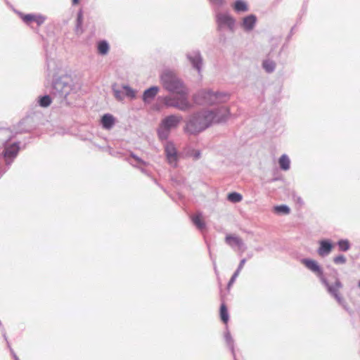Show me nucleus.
<instances>
[{"mask_svg":"<svg viewBox=\"0 0 360 360\" xmlns=\"http://www.w3.org/2000/svg\"><path fill=\"white\" fill-rule=\"evenodd\" d=\"M229 115V108L224 106L214 110H202L190 116L184 130L191 135L198 134L212 124L226 122Z\"/></svg>","mask_w":360,"mask_h":360,"instance_id":"obj_1","label":"nucleus"},{"mask_svg":"<svg viewBox=\"0 0 360 360\" xmlns=\"http://www.w3.org/2000/svg\"><path fill=\"white\" fill-rule=\"evenodd\" d=\"M77 91V86L70 75L65 74L53 77L51 94L53 99H56L58 103H67L68 96L76 94Z\"/></svg>","mask_w":360,"mask_h":360,"instance_id":"obj_2","label":"nucleus"},{"mask_svg":"<svg viewBox=\"0 0 360 360\" xmlns=\"http://www.w3.org/2000/svg\"><path fill=\"white\" fill-rule=\"evenodd\" d=\"M160 79L163 87L167 91L177 95H188V90L184 86L182 80L173 71L165 70L160 76Z\"/></svg>","mask_w":360,"mask_h":360,"instance_id":"obj_3","label":"nucleus"},{"mask_svg":"<svg viewBox=\"0 0 360 360\" xmlns=\"http://www.w3.org/2000/svg\"><path fill=\"white\" fill-rule=\"evenodd\" d=\"M229 95L225 92L213 91L211 89L200 90L194 96V101L200 105H212L220 103L226 102Z\"/></svg>","mask_w":360,"mask_h":360,"instance_id":"obj_4","label":"nucleus"},{"mask_svg":"<svg viewBox=\"0 0 360 360\" xmlns=\"http://www.w3.org/2000/svg\"><path fill=\"white\" fill-rule=\"evenodd\" d=\"M182 120L181 115H169L164 117L157 129V134L160 141H167L172 129L178 127Z\"/></svg>","mask_w":360,"mask_h":360,"instance_id":"obj_5","label":"nucleus"},{"mask_svg":"<svg viewBox=\"0 0 360 360\" xmlns=\"http://www.w3.org/2000/svg\"><path fill=\"white\" fill-rule=\"evenodd\" d=\"M332 271L334 281L328 279L325 276L321 282L326 288L328 292L336 300L338 304L343 306L345 302L340 293V290L342 288L343 285L338 278L337 270L333 269Z\"/></svg>","mask_w":360,"mask_h":360,"instance_id":"obj_6","label":"nucleus"},{"mask_svg":"<svg viewBox=\"0 0 360 360\" xmlns=\"http://www.w3.org/2000/svg\"><path fill=\"white\" fill-rule=\"evenodd\" d=\"M179 98L165 96L164 103L167 107L175 108L181 111H187L192 108L191 103L188 100V95H179Z\"/></svg>","mask_w":360,"mask_h":360,"instance_id":"obj_7","label":"nucleus"},{"mask_svg":"<svg viewBox=\"0 0 360 360\" xmlns=\"http://www.w3.org/2000/svg\"><path fill=\"white\" fill-rule=\"evenodd\" d=\"M217 30L221 31L225 28L231 32H235L236 19L229 13H218L215 16Z\"/></svg>","mask_w":360,"mask_h":360,"instance_id":"obj_8","label":"nucleus"},{"mask_svg":"<svg viewBox=\"0 0 360 360\" xmlns=\"http://www.w3.org/2000/svg\"><path fill=\"white\" fill-rule=\"evenodd\" d=\"M20 150V142L15 141L12 143L8 142V141L4 144V148L3 150L4 157L5 159V162L7 167H8L14 159L17 157L18 152Z\"/></svg>","mask_w":360,"mask_h":360,"instance_id":"obj_9","label":"nucleus"},{"mask_svg":"<svg viewBox=\"0 0 360 360\" xmlns=\"http://www.w3.org/2000/svg\"><path fill=\"white\" fill-rule=\"evenodd\" d=\"M186 56L192 68L200 74L203 65V58L200 51L199 50H193L186 53Z\"/></svg>","mask_w":360,"mask_h":360,"instance_id":"obj_10","label":"nucleus"},{"mask_svg":"<svg viewBox=\"0 0 360 360\" xmlns=\"http://www.w3.org/2000/svg\"><path fill=\"white\" fill-rule=\"evenodd\" d=\"M164 148L168 163L174 167H176L179 158L174 144L171 141H167L164 146Z\"/></svg>","mask_w":360,"mask_h":360,"instance_id":"obj_11","label":"nucleus"},{"mask_svg":"<svg viewBox=\"0 0 360 360\" xmlns=\"http://www.w3.org/2000/svg\"><path fill=\"white\" fill-rule=\"evenodd\" d=\"M19 15L22 20L29 26H30L31 22H35L38 26H41L46 20V17L41 14H23L20 13Z\"/></svg>","mask_w":360,"mask_h":360,"instance_id":"obj_12","label":"nucleus"},{"mask_svg":"<svg viewBox=\"0 0 360 360\" xmlns=\"http://www.w3.org/2000/svg\"><path fill=\"white\" fill-rule=\"evenodd\" d=\"M301 262L308 269L316 274L320 281H321L325 277L322 268L316 261L308 258H304L302 259Z\"/></svg>","mask_w":360,"mask_h":360,"instance_id":"obj_13","label":"nucleus"},{"mask_svg":"<svg viewBox=\"0 0 360 360\" xmlns=\"http://www.w3.org/2000/svg\"><path fill=\"white\" fill-rule=\"evenodd\" d=\"M319 247L317 249L318 255L321 257L328 256L333 248V244L329 239H323L319 241Z\"/></svg>","mask_w":360,"mask_h":360,"instance_id":"obj_14","label":"nucleus"},{"mask_svg":"<svg viewBox=\"0 0 360 360\" xmlns=\"http://www.w3.org/2000/svg\"><path fill=\"white\" fill-rule=\"evenodd\" d=\"M257 20V18L255 15L250 14L242 19L240 26L245 32H250L255 27Z\"/></svg>","mask_w":360,"mask_h":360,"instance_id":"obj_15","label":"nucleus"},{"mask_svg":"<svg viewBox=\"0 0 360 360\" xmlns=\"http://www.w3.org/2000/svg\"><path fill=\"white\" fill-rule=\"evenodd\" d=\"M225 242L231 248L237 246L242 251H244L246 249V246L243 240L238 236L227 235L225 238Z\"/></svg>","mask_w":360,"mask_h":360,"instance_id":"obj_16","label":"nucleus"},{"mask_svg":"<svg viewBox=\"0 0 360 360\" xmlns=\"http://www.w3.org/2000/svg\"><path fill=\"white\" fill-rule=\"evenodd\" d=\"M160 88L157 86H152L146 89L142 95V101L144 103H150L157 96Z\"/></svg>","mask_w":360,"mask_h":360,"instance_id":"obj_17","label":"nucleus"},{"mask_svg":"<svg viewBox=\"0 0 360 360\" xmlns=\"http://www.w3.org/2000/svg\"><path fill=\"white\" fill-rule=\"evenodd\" d=\"M127 161L134 167H136L140 168L141 172L148 174L146 169L141 167V166H146L147 165L146 162L143 160L136 155L134 153H131L129 157L127 158Z\"/></svg>","mask_w":360,"mask_h":360,"instance_id":"obj_18","label":"nucleus"},{"mask_svg":"<svg viewBox=\"0 0 360 360\" xmlns=\"http://www.w3.org/2000/svg\"><path fill=\"white\" fill-rule=\"evenodd\" d=\"M101 124L103 129L110 130L115 124V118L109 113L104 114L101 119Z\"/></svg>","mask_w":360,"mask_h":360,"instance_id":"obj_19","label":"nucleus"},{"mask_svg":"<svg viewBox=\"0 0 360 360\" xmlns=\"http://www.w3.org/2000/svg\"><path fill=\"white\" fill-rule=\"evenodd\" d=\"M201 218L202 214L199 212L191 217V221L199 231H202L206 229V224Z\"/></svg>","mask_w":360,"mask_h":360,"instance_id":"obj_20","label":"nucleus"},{"mask_svg":"<svg viewBox=\"0 0 360 360\" xmlns=\"http://www.w3.org/2000/svg\"><path fill=\"white\" fill-rule=\"evenodd\" d=\"M232 7L236 13H244L249 11L248 5L245 0H236Z\"/></svg>","mask_w":360,"mask_h":360,"instance_id":"obj_21","label":"nucleus"},{"mask_svg":"<svg viewBox=\"0 0 360 360\" xmlns=\"http://www.w3.org/2000/svg\"><path fill=\"white\" fill-rule=\"evenodd\" d=\"M96 49L98 54L105 56L110 51L109 43L105 39L100 40L96 44Z\"/></svg>","mask_w":360,"mask_h":360,"instance_id":"obj_22","label":"nucleus"},{"mask_svg":"<svg viewBox=\"0 0 360 360\" xmlns=\"http://www.w3.org/2000/svg\"><path fill=\"white\" fill-rule=\"evenodd\" d=\"M224 339L226 343V345L229 347L230 350L231 351V353L233 356L234 360H237L235 355V351H234V340L228 329V327H226V332L224 333Z\"/></svg>","mask_w":360,"mask_h":360,"instance_id":"obj_23","label":"nucleus"},{"mask_svg":"<svg viewBox=\"0 0 360 360\" xmlns=\"http://www.w3.org/2000/svg\"><path fill=\"white\" fill-rule=\"evenodd\" d=\"M82 23H83V14H82V11H79L77 15L76 25H75V33L77 35H80L83 33Z\"/></svg>","mask_w":360,"mask_h":360,"instance_id":"obj_24","label":"nucleus"},{"mask_svg":"<svg viewBox=\"0 0 360 360\" xmlns=\"http://www.w3.org/2000/svg\"><path fill=\"white\" fill-rule=\"evenodd\" d=\"M278 163L281 169L287 171L290 169V161L287 155H282L278 160Z\"/></svg>","mask_w":360,"mask_h":360,"instance_id":"obj_25","label":"nucleus"},{"mask_svg":"<svg viewBox=\"0 0 360 360\" xmlns=\"http://www.w3.org/2000/svg\"><path fill=\"white\" fill-rule=\"evenodd\" d=\"M262 68L268 73H271L275 70L276 63L274 60L266 59L262 63Z\"/></svg>","mask_w":360,"mask_h":360,"instance_id":"obj_26","label":"nucleus"},{"mask_svg":"<svg viewBox=\"0 0 360 360\" xmlns=\"http://www.w3.org/2000/svg\"><path fill=\"white\" fill-rule=\"evenodd\" d=\"M52 98L49 95H44L38 97V103L41 107L46 108L51 103Z\"/></svg>","mask_w":360,"mask_h":360,"instance_id":"obj_27","label":"nucleus"},{"mask_svg":"<svg viewBox=\"0 0 360 360\" xmlns=\"http://www.w3.org/2000/svg\"><path fill=\"white\" fill-rule=\"evenodd\" d=\"M227 199L231 202L236 203L240 202L243 199V197L239 193L231 192L228 194Z\"/></svg>","mask_w":360,"mask_h":360,"instance_id":"obj_28","label":"nucleus"},{"mask_svg":"<svg viewBox=\"0 0 360 360\" xmlns=\"http://www.w3.org/2000/svg\"><path fill=\"white\" fill-rule=\"evenodd\" d=\"M220 317L224 323H227L229 320L228 309L224 304H222L220 307Z\"/></svg>","mask_w":360,"mask_h":360,"instance_id":"obj_29","label":"nucleus"},{"mask_svg":"<svg viewBox=\"0 0 360 360\" xmlns=\"http://www.w3.org/2000/svg\"><path fill=\"white\" fill-rule=\"evenodd\" d=\"M339 250L342 252H346L350 248V243L347 239L339 240L337 243Z\"/></svg>","mask_w":360,"mask_h":360,"instance_id":"obj_30","label":"nucleus"},{"mask_svg":"<svg viewBox=\"0 0 360 360\" xmlns=\"http://www.w3.org/2000/svg\"><path fill=\"white\" fill-rule=\"evenodd\" d=\"M274 211L278 214H288L290 212V209L286 205H281L275 206Z\"/></svg>","mask_w":360,"mask_h":360,"instance_id":"obj_31","label":"nucleus"},{"mask_svg":"<svg viewBox=\"0 0 360 360\" xmlns=\"http://www.w3.org/2000/svg\"><path fill=\"white\" fill-rule=\"evenodd\" d=\"M28 121V118L23 119L22 121H20L18 123V128L16 129L15 133L16 134H22L25 132H28L30 131V128H21L20 127L23 125L25 123H26Z\"/></svg>","mask_w":360,"mask_h":360,"instance_id":"obj_32","label":"nucleus"},{"mask_svg":"<svg viewBox=\"0 0 360 360\" xmlns=\"http://www.w3.org/2000/svg\"><path fill=\"white\" fill-rule=\"evenodd\" d=\"M123 89L125 91V95L127 97H129L131 98H134L136 96V92L134 90H133L129 86L124 85L123 86Z\"/></svg>","mask_w":360,"mask_h":360,"instance_id":"obj_33","label":"nucleus"},{"mask_svg":"<svg viewBox=\"0 0 360 360\" xmlns=\"http://www.w3.org/2000/svg\"><path fill=\"white\" fill-rule=\"evenodd\" d=\"M346 262L347 259L343 255H339L333 258V262L335 264H344Z\"/></svg>","mask_w":360,"mask_h":360,"instance_id":"obj_34","label":"nucleus"},{"mask_svg":"<svg viewBox=\"0 0 360 360\" xmlns=\"http://www.w3.org/2000/svg\"><path fill=\"white\" fill-rule=\"evenodd\" d=\"M112 91H113V94H114V96L115 98L117 100V101H122L124 99V92L120 90V89H116L115 88L112 89Z\"/></svg>","mask_w":360,"mask_h":360,"instance_id":"obj_35","label":"nucleus"},{"mask_svg":"<svg viewBox=\"0 0 360 360\" xmlns=\"http://www.w3.org/2000/svg\"><path fill=\"white\" fill-rule=\"evenodd\" d=\"M239 274L240 273L236 271L233 273V274L232 275L231 278H230V280L228 283V287H230L231 285H233V283L235 282L236 278L238 276Z\"/></svg>","mask_w":360,"mask_h":360,"instance_id":"obj_36","label":"nucleus"},{"mask_svg":"<svg viewBox=\"0 0 360 360\" xmlns=\"http://www.w3.org/2000/svg\"><path fill=\"white\" fill-rule=\"evenodd\" d=\"M246 261H247V259L245 258L242 259L240 260V263H239V264L238 266V268H237V269L236 271L240 273V271L242 270V269L243 268Z\"/></svg>","mask_w":360,"mask_h":360,"instance_id":"obj_37","label":"nucleus"},{"mask_svg":"<svg viewBox=\"0 0 360 360\" xmlns=\"http://www.w3.org/2000/svg\"><path fill=\"white\" fill-rule=\"evenodd\" d=\"M2 335L4 338V340H6V344H7V347L9 349V350L11 351V349H12V347H11V345L8 340V338H7V336H6V330H5V328H2Z\"/></svg>","mask_w":360,"mask_h":360,"instance_id":"obj_38","label":"nucleus"},{"mask_svg":"<svg viewBox=\"0 0 360 360\" xmlns=\"http://www.w3.org/2000/svg\"><path fill=\"white\" fill-rule=\"evenodd\" d=\"M209 1L212 4L216 5L219 7L221 6L224 4V0H209Z\"/></svg>","mask_w":360,"mask_h":360,"instance_id":"obj_39","label":"nucleus"},{"mask_svg":"<svg viewBox=\"0 0 360 360\" xmlns=\"http://www.w3.org/2000/svg\"><path fill=\"white\" fill-rule=\"evenodd\" d=\"M294 30H295V26H294V27H292L291 28V30H290V31L289 34H288V36L286 37V39H285L286 42L290 41V39H291L292 36V35H293V34H294Z\"/></svg>","mask_w":360,"mask_h":360,"instance_id":"obj_40","label":"nucleus"},{"mask_svg":"<svg viewBox=\"0 0 360 360\" xmlns=\"http://www.w3.org/2000/svg\"><path fill=\"white\" fill-rule=\"evenodd\" d=\"M210 255L211 259L212 261V264H213V266H214V270L217 273V267L216 260H215V259H214L212 257V254H211L210 252Z\"/></svg>","mask_w":360,"mask_h":360,"instance_id":"obj_41","label":"nucleus"},{"mask_svg":"<svg viewBox=\"0 0 360 360\" xmlns=\"http://www.w3.org/2000/svg\"><path fill=\"white\" fill-rule=\"evenodd\" d=\"M11 354L13 356L14 360H20L13 349H11Z\"/></svg>","mask_w":360,"mask_h":360,"instance_id":"obj_42","label":"nucleus"},{"mask_svg":"<svg viewBox=\"0 0 360 360\" xmlns=\"http://www.w3.org/2000/svg\"><path fill=\"white\" fill-rule=\"evenodd\" d=\"M46 65H47V68L48 69L50 68V60H49V57L48 56V53H47V51H46Z\"/></svg>","mask_w":360,"mask_h":360,"instance_id":"obj_43","label":"nucleus"},{"mask_svg":"<svg viewBox=\"0 0 360 360\" xmlns=\"http://www.w3.org/2000/svg\"><path fill=\"white\" fill-rule=\"evenodd\" d=\"M195 158V159H198L200 158V151H197L195 153V155H194Z\"/></svg>","mask_w":360,"mask_h":360,"instance_id":"obj_44","label":"nucleus"},{"mask_svg":"<svg viewBox=\"0 0 360 360\" xmlns=\"http://www.w3.org/2000/svg\"><path fill=\"white\" fill-rule=\"evenodd\" d=\"M6 172V169H2L1 167H0V178L3 176V174Z\"/></svg>","mask_w":360,"mask_h":360,"instance_id":"obj_45","label":"nucleus"},{"mask_svg":"<svg viewBox=\"0 0 360 360\" xmlns=\"http://www.w3.org/2000/svg\"><path fill=\"white\" fill-rule=\"evenodd\" d=\"M79 2V0H72V3L73 5L77 4Z\"/></svg>","mask_w":360,"mask_h":360,"instance_id":"obj_46","label":"nucleus"},{"mask_svg":"<svg viewBox=\"0 0 360 360\" xmlns=\"http://www.w3.org/2000/svg\"><path fill=\"white\" fill-rule=\"evenodd\" d=\"M2 328H4L1 321H0V329L2 331Z\"/></svg>","mask_w":360,"mask_h":360,"instance_id":"obj_47","label":"nucleus"},{"mask_svg":"<svg viewBox=\"0 0 360 360\" xmlns=\"http://www.w3.org/2000/svg\"><path fill=\"white\" fill-rule=\"evenodd\" d=\"M358 287L360 288V280L358 282Z\"/></svg>","mask_w":360,"mask_h":360,"instance_id":"obj_48","label":"nucleus"}]
</instances>
